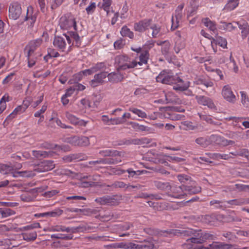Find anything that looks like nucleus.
Wrapping results in <instances>:
<instances>
[{
    "instance_id": "72a5a7b5",
    "label": "nucleus",
    "mask_w": 249,
    "mask_h": 249,
    "mask_svg": "<svg viewBox=\"0 0 249 249\" xmlns=\"http://www.w3.org/2000/svg\"><path fill=\"white\" fill-rule=\"evenodd\" d=\"M196 82L198 85H203L207 88L213 86V83L211 80L203 78H198L196 81Z\"/></svg>"
},
{
    "instance_id": "dca6fc26",
    "label": "nucleus",
    "mask_w": 249,
    "mask_h": 249,
    "mask_svg": "<svg viewBox=\"0 0 249 249\" xmlns=\"http://www.w3.org/2000/svg\"><path fill=\"white\" fill-rule=\"evenodd\" d=\"M53 46L58 50L64 52L66 47L65 39L60 36H55L53 41Z\"/></svg>"
},
{
    "instance_id": "4468645a",
    "label": "nucleus",
    "mask_w": 249,
    "mask_h": 249,
    "mask_svg": "<svg viewBox=\"0 0 249 249\" xmlns=\"http://www.w3.org/2000/svg\"><path fill=\"white\" fill-rule=\"evenodd\" d=\"M197 102L202 105L206 106L209 108L213 109L215 108V105L212 100L207 97L203 96H196Z\"/></svg>"
},
{
    "instance_id": "f03ea898",
    "label": "nucleus",
    "mask_w": 249,
    "mask_h": 249,
    "mask_svg": "<svg viewBox=\"0 0 249 249\" xmlns=\"http://www.w3.org/2000/svg\"><path fill=\"white\" fill-rule=\"evenodd\" d=\"M156 81L165 84H174L173 89L183 91L190 86L189 81H184L177 76H174L171 71L163 70L156 77Z\"/></svg>"
},
{
    "instance_id": "a19ab883",
    "label": "nucleus",
    "mask_w": 249,
    "mask_h": 249,
    "mask_svg": "<svg viewBox=\"0 0 249 249\" xmlns=\"http://www.w3.org/2000/svg\"><path fill=\"white\" fill-rule=\"evenodd\" d=\"M37 237V234L36 232L30 233H26L23 234V238L24 240L28 242L34 241Z\"/></svg>"
},
{
    "instance_id": "9d476101",
    "label": "nucleus",
    "mask_w": 249,
    "mask_h": 249,
    "mask_svg": "<svg viewBox=\"0 0 249 249\" xmlns=\"http://www.w3.org/2000/svg\"><path fill=\"white\" fill-rule=\"evenodd\" d=\"M187 194L193 195L198 193L201 191V187L197 185L194 181H190L189 184L183 186Z\"/></svg>"
},
{
    "instance_id": "6e6552de",
    "label": "nucleus",
    "mask_w": 249,
    "mask_h": 249,
    "mask_svg": "<svg viewBox=\"0 0 249 249\" xmlns=\"http://www.w3.org/2000/svg\"><path fill=\"white\" fill-rule=\"evenodd\" d=\"M222 95L228 102L234 103L236 101V97L233 94L230 85L224 86L222 89Z\"/></svg>"
},
{
    "instance_id": "58836bf2",
    "label": "nucleus",
    "mask_w": 249,
    "mask_h": 249,
    "mask_svg": "<svg viewBox=\"0 0 249 249\" xmlns=\"http://www.w3.org/2000/svg\"><path fill=\"white\" fill-rule=\"evenodd\" d=\"M185 46V41L181 39H178L175 43L174 50L177 53H178L181 50L184 48Z\"/></svg>"
},
{
    "instance_id": "774afa93",
    "label": "nucleus",
    "mask_w": 249,
    "mask_h": 249,
    "mask_svg": "<svg viewBox=\"0 0 249 249\" xmlns=\"http://www.w3.org/2000/svg\"><path fill=\"white\" fill-rule=\"evenodd\" d=\"M198 115L200 119L204 120L208 123L211 124L213 123L212 119L210 116L200 113H198Z\"/></svg>"
},
{
    "instance_id": "39448f33",
    "label": "nucleus",
    "mask_w": 249,
    "mask_h": 249,
    "mask_svg": "<svg viewBox=\"0 0 249 249\" xmlns=\"http://www.w3.org/2000/svg\"><path fill=\"white\" fill-rule=\"evenodd\" d=\"M9 16L10 18L16 20L18 18L22 13L21 5L18 2H13L9 6Z\"/></svg>"
},
{
    "instance_id": "f8f14e48",
    "label": "nucleus",
    "mask_w": 249,
    "mask_h": 249,
    "mask_svg": "<svg viewBox=\"0 0 249 249\" xmlns=\"http://www.w3.org/2000/svg\"><path fill=\"white\" fill-rule=\"evenodd\" d=\"M107 76V72L105 71L96 74L94 76V78L90 82L91 86L96 87L102 84Z\"/></svg>"
},
{
    "instance_id": "49530a36",
    "label": "nucleus",
    "mask_w": 249,
    "mask_h": 249,
    "mask_svg": "<svg viewBox=\"0 0 249 249\" xmlns=\"http://www.w3.org/2000/svg\"><path fill=\"white\" fill-rule=\"evenodd\" d=\"M240 93L241 94V102L243 105L246 107H249V100L246 93L243 91H240Z\"/></svg>"
},
{
    "instance_id": "c756f323",
    "label": "nucleus",
    "mask_w": 249,
    "mask_h": 249,
    "mask_svg": "<svg viewBox=\"0 0 249 249\" xmlns=\"http://www.w3.org/2000/svg\"><path fill=\"white\" fill-rule=\"evenodd\" d=\"M111 3V0H103L102 7L107 12V15L108 17L111 16V13H113L112 10H109Z\"/></svg>"
},
{
    "instance_id": "ddd939ff",
    "label": "nucleus",
    "mask_w": 249,
    "mask_h": 249,
    "mask_svg": "<svg viewBox=\"0 0 249 249\" xmlns=\"http://www.w3.org/2000/svg\"><path fill=\"white\" fill-rule=\"evenodd\" d=\"M37 17V12L34 11L32 6L28 7L27 9L26 16L25 20H28L31 24V26H33L36 21Z\"/></svg>"
},
{
    "instance_id": "5701e85b",
    "label": "nucleus",
    "mask_w": 249,
    "mask_h": 249,
    "mask_svg": "<svg viewBox=\"0 0 249 249\" xmlns=\"http://www.w3.org/2000/svg\"><path fill=\"white\" fill-rule=\"evenodd\" d=\"M95 201L102 205H114L115 202L114 199L108 196L100 197L95 199Z\"/></svg>"
},
{
    "instance_id": "b1692460",
    "label": "nucleus",
    "mask_w": 249,
    "mask_h": 249,
    "mask_svg": "<svg viewBox=\"0 0 249 249\" xmlns=\"http://www.w3.org/2000/svg\"><path fill=\"white\" fill-rule=\"evenodd\" d=\"M238 25L239 28L241 30L242 36L243 38L247 37L249 32V25L247 22L240 24L238 22H235Z\"/></svg>"
},
{
    "instance_id": "393cba45",
    "label": "nucleus",
    "mask_w": 249,
    "mask_h": 249,
    "mask_svg": "<svg viewBox=\"0 0 249 249\" xmlns=\"http://www.w3.org/2000/svg\"><path fill=\"white\" fill-rule=\"evenodd\" d=\"M150 29L152 30L151 35L153 38H157L161 35V27L156 24H151Z\"/></svg>"
},
{
    "instance_id": "6e6d98bb",
    "label": "nucleus",
    "mask_w": 249,
    "mask_h": 249,
    "mask_svg": "<svg viewBox=\"0 0 249 249\" xmlns=\"http://www.w3.org/2000/svg\"><path fill=\"white\" fill-rule=\"evenodd\" d=\"M96 4L94 2H91L89 5L86 8V11L88 14H92L96 8Z\"/></svg>"
},
{
    "instance_id": "603ef678",
    "label": "nucleus",
    "mask_w": 249,
    "mask_h": 249,
    "mask_svg": "<svg viewBox=\"0 0 249 249\" xmlns=\"http://www.w3.org/2000/svg\"><path fill=\"white\" fill-rule=\"evenodd\" d=\"M209 249H225V244L219 242H213L209 245Z\"/></svg>"
},
{
    "instance_id": "de8ad7c7",
    "label": "nucleus",
    "mask_w": 249,
    "mask_h": 249,
    "mask_svg": "<svg viewBox=\"0 0 249 249\" xmlns=\"http://www.w3.org/2000/svg\"><path fill=\"white\" fill-rule=\"evenodd\" d=\"M44 165V171H49L53 169L55 167L53 161L51 160H44L42 161Z\"/></svg>"
},
{
    "instance_id": "7ed1b4c3",
    "label": "nucleus",
    "mask_w": 249,
    "mask_h": 249,
    "mask_svg": "<svg viewBox=\"0 0 249 249\" xmlns=\"http://www.w3.org/2000/svg\"><path fill=\"white\" fill-rule=\"evenodd\" d=\"M115 64L118 71H125L133 69L138 65L136 60L131 59L124 55H118L115 57Z\"/></svg>"
},
{
    "instance_id": "864d4df0",
    "label": "nucleus",
    "mask_w": 249,
    "mask_h": 249,
    "mask_svg": "<svg viewBox=\"0 0 249 249\" xmlns=\"http://www.w3.org/2000/svg\"><path fill=\"white\" fill-rule=\"evenodd\" d=\"M45 147L47 149L55 148L56 149H61L64 151H68L70 149V147L66 145L62 146L55 145L54 147H53V145H48V146H45Z\"/></svg>"
},
{
    "instance_id": "f257e3e1",
    "label": "nucleus",
    "mask_w": 249,
    "mask_h": 249,
    "mask_svg": "<svg viewBox=\"0 0 249 249\" xmlns=\"http://www.w3.org/2000/svg\"><path fill=\"white\" fill-rule=\"evenodd\" d=\"M60 28L63 31H67L63 35L66 37L69 44L79 47L81 45L80 38L76 31L77 26L75 17L71 14L62 16L59 19Z\"/></svg>"
},
{
    "instance_id": "e2e57ef3",
    "label": "nucleus",
    "mask_w": 249,
    "mask_h": 249,
    "mask_svg": "<svg viewBox=\"0 0 249 249\" xmlns=\"http://www.w3.org/2000/svg\"><path fill=\"white\" fill-rule=\"evenodd\" d=\"M106 67V65L104 63H98L96 64L95 66L92 67V69L94 71V73L103 70L104 68Z\"/></svg>"
},
{
    "instance_id": "4d7b16f0",
    "label": "nucleus",
    "mask_w": 249,
    "mask_h": 249,
    "mask_svg": "<svg viewBox=\"0 0 249 249\" xmlns=\"http://www.w3.org/2000/svg\"><path fill=\"white\" fill-rule=\"evenodd\" d=\"M182 125L183 126V129L186 130H194L195 128V126L193 125V123L191 122H183L182 123Z\"/></svg>"
},
{
    "instance_id": "f704fd0d",
    "label": "nucleus",
    "mask_w": 249,
    "mask_h": 249,
    "mask_svg": "<svg viewBox=\"0 0 249 249\" xmlns=\"http://www.w3.org/2000/svg\"><path fill=\"white\" fill-rule=\"evenodd\" d=\"M128 124L131 125L132 127L137 131H144L147 130V127L143 125H141L134 122H129Z\"/></svg>"
},
{
    "instance_id": "423d86ee",
    "label": "nucleus",
    "mask_w": 249,
    "mask_h": 249,
    "mask_svg": "<svg viewBox=\"0 0 249 249\" xmlns=\"http://www.w3.org/2000/svg\"><path fill=\"white\" fill-rule=\"evenodd\" d=\"M42 43V40L39 38L30 41L26 48L27 53L41 56V54L37 53V51Z\"/></svg>"
},
{
    "instance_id": "5fc2aeb1",
    "label": "nucleus",
    "mask_w": 249,
    "mask_h": 249,
    "mask_svg": "<svg viewBox=\"0 0 249 249\" xmlns=\"http://www.w3.org/2000/svg\"><path fill=\"white\" fill-rule=\"evenodd\" d=\"M222 23L223 25L221 26V28L227 31L231 32L236 29V27L233 26L231 23H226L224 22H222Z\"/></svg>"
},
{
    "instance_id": "412c9836",
    "label": "nucleus",
    "mask_w": 249,
    "mask_h": 249,
    "mask_svg": "<svg viewBox=\"0 0 249 249\" xmlns=\"http://www.w3.org/2000/svg\"><path fill=\"white\" fill-rule=\"evenodd\" d=\"M99 154L100 156L104 157L116 156L121 157L123 155V153L118 151L106 149L100 151Z\"/></svg>"
},
{
    "instance_id": "680f3d73",
    "label": "nucleus",
    "mask_w": 249,
    "mask_h": 249,
    "mask_svg": "<svg viewBox=\"0 0 249 249\" xmlns=\"http://www.w3.org/2000/svg\"><path fill=\"white\" fill-rule=\"evenodd\" d=\"M44 165L42 162H41L37 165H35L34 166V171L37 172L38 173L46 172V171H44Z\"/></svg>"
},
{
    "instance_id": "69168bd1",
    "label": "nucleus",
    "mask_w": 249,
    "mask_h": 249,
    "mask_svg": "<svg viewBox=\"0 0 249 249\" xmlns=\"http://www.w3.org/2000/svg\"><path fill=\"white\" fill-rule=\"evenodd\" d=\"M110 125H117L123 124L122 120L120 118H115L110 119Z\"/></svg>"
},
{
    "instance_id": "0e129e2a",
    "label": "nucleus",
    "mask_w": 249,
    "mask_h": 249,
    "mask_svg": "<svg viewBox=\"0 0 249 249\" xmlns=\"http://www.w3.org/2000/svg\"><path fill=\"white\" fill-rule=\"evenodd\" d=\"M178 180L181 183H185L188 181L190 182V181H191L190 180V178L185 175H179L178 176Z\"/></svg>"
},
{
    "instance_id": "f3484780",
    "label": "nucleus",
    "mask_w": 249,
    "mask_h": 249,
    "mask_svg": "<svg viewBox=\"0 0 249 249\" xmlns=\"http://www.w3.org/2000/svg\"><path fill=\"white\" fill-rule=\"evenodd\" d=\"M120 71L117 70L116 72H112L107 74L109 81L112 83H117L121 81L124 78V76L120 72Z\"/></svg>"
},
{
    "instance_id": "338daca9",
    "label": "nucleus",
    "mask_w": 249,
    "mask_h": 249,
    "mask_svg": "<svg viewBox=\"0 0 249 249\" xmlns=\"http://www.w3.org/2000/svg\"><path fill=\"white\" fill-rule=\"evenodd\" d=\"M80 104L84 108H89L91 107L90 102L89 100L86 99H83L80 101Z\"/></svg>"
},
{
    "instance_id": "aec40b11",
    "label": "nucleus",
    "mask_w": 249,
    "mask_h": 249,
    "mask_svg": "<svg viewBox=\"0 0 249 249\" xmlns=\"http://www.w3.org/2000/svg\"><path fill=\"white\" fill-rule=\"evenodd\" d=\"M183 186H185V185H182L181 186L176 187V189L174 190V194L172 195V196L177 198H183L184 196L186 195V193L184 190V188H183Z\"/></svg>"
},
{
    "instance_id": "c03bdc74",
    "label": "nucleus",
    "mask_w": 249,
    "mask_h": 249,
    "mask_svg": "<svg viewBox=\"0 0 249 249\" xmlns=\"http://www.w3.org/2000/svg\"><path fill=\"white\" fill-rule=\"evenodd\" d=\"M121 34L122 36H127L130 38L133 37V33L131 32L126 26H124L121 29Z\"/></svg>"
},
{
    "instance_id": "9b49d317",
    "label": "nucleus",
    "mask_w": 249,
    "mask_h": 249,
    "mask_svg": "<svg viewBox=\"0 0 249 249\" xmlns=\"http://www.w3.org/2000/svg\"><path fill=\"white\" fill-rule=\"evenodd\" d=\"M210 139L212 142L223 146L232 145L234 143V142L233 141L227 140L224 138H222L217 135H213L210 136Z\"/></svg>"
},
{
    "instance_id": "79ce46f5",
    "label": "nucleus",
    "mask_w": 249,
    "mask_h": 249,
    "mask_svg": "<svg viewBox=\"0 0 249 249\" xmlns=\"http://www.w3.org/2000/svg\"><path fill=\"white\" fill-rule=\"evenodd\" d=\"M155 245L152 241H144L140 244V249H154Z\"/></svg>"
},
{
    "instance_id": "1a4fd4ad",
    "label": "nucleus",
    "mask_w": 249,
    "mask_h": 249,
    "mask_svg": "<svg viewBox=\"0 0 249 249\" xmlns=\"http://www.w3.org/2000/svg\"><path fill=\"white\" fill-rule=\"evenodd\" d=\"M151 22V19H144L135 23L134 27L136 31L143 32L150 27Z\"/></svg>"
},
{
    "instance_id": "4c0bfd02",
    "label": "nucleus",
    "mask_w": 249,
    "mask_h": 249,
    "mask_svg": "<svg viewBox=\"0 0 249 249\" xmlns=\"http://www.w3.org/2000/svg\"><path fill=\"white\" fill-rule=\"evenodd\" d=\"M33 155L37 158H47L50 157L51 154L46 151L41 150H33L32 151Z\"/></svg>"
},
{
    "instance_id": "cd10ccee",
    "label": "nucleus",
    "mask_w": 249,
    "mask_h": 249,
    "mask_svg": "<svg viewBox=\"0 0 249 249\" xmlns=\"http://www.w3.org/2000/svg\"><path fill=\"white\" fill-rule=\"evenodd\" d=\"M239 0H229L224 7V9L231 11L236 8L239 4Z\"/></svg>"
},
{
    "instance_id": "37998d69",
    "label": "nucleus",
    "mask_w": 249,
    "mask_h": 249,
    "mask_svg": "<svg viewBox=\"0 0 249 249\" xmlns=\"http://www.w3.org/2000/svg\"><path fill=\"white\" fill-rule=\"evenodd\" d=\"M20 198L22 201L24 202H31L35 199V196H32L30 193L28 191L26 193L22 194L20 196Z\"/></svg>"
},
{
    "instance_id": "0eeeda50",
    "label": "nucleus",
    "mask_w": 249,
    "mask_h": 249,
    "mask_svg": "<svg viewBox=\"0 0 249 249\" xmlns=\"http://www.w3.org/2000/svg\"><path fill=\"white\" fill-rule=\"evenodd\" d=\"M68 142L75 146H87L89 145V138L85 136H73L68 139Z\"/></svg>"
},
{
    "instance_id": "20e7f679",
    "label": "nucleus",
    "mask_w": 249,
    "mask_h": 249,
    "mask_svg": "<svg viewBox=\"0 0 249 249\" xmlns=\"http://www.w3.org/2000/svg\"><path fill=\"white\" fill-rule=\"evenodd\" d=\"M184 6V4L179 5L175 11L174 15L172 16L171 29L173 30H175L179 26V22L182 17V9Z\"/></svg>"
},
{
    "instance_id": "7c9ffc66",
    "label": "nucleus",
    "mask_w": 249,
    "mask_h": 249,
    "mask_svg": "<svg viewBox=\"0 0 249 249\" xmlns=\"http://www.w3.org/2000/svg\"><path fill=\"white\" fill-rule=\"evenodd\" d=\"M14 170L12 164H0V173L2 174H7Z\"/></svg>"
},
{
    "instance_id": "c85d7f7f",
    "label": "nucleus",
    "mask_w": 249,
    "mask_h": 249,
    "mask_svg": "<svg viewBox=\"0 0 249 249\" xmlns=\"http://www.w3.org/2000/svg\"><path fill=\"white\" fill-rule=\"evenodd\" d=\"M227 203L231 206H238L249 203V199H237L230 200L226 201Z\"/></svg>"
},
{
    "instance_id": "09e8293b",
    "label": "nucleus",
    "mask_w": 249,
    "mask_h": 249,
    "mask_svg": "<svg viewBox=\"0 0 249 249\" xmlns=\"http://www.w3.org/2000/svg\"><path fill=\"white\" fill-rule=\"evenodd\" d=\"M48 107V104L47 103H45L42 106L40 109L36 112L34 114L35 117H38L39 116H44L43 114L46 111Z\"/></svg>"
},
{
    "instance_id": "bf43d9fd",
    "label": "nucleus",
    "mask_w": 249,
    "mask_h": 249,
    "mask_svg": "<svg viewBox=\"0 0 249 249\" xmlns=\"http://www.w3.org/2000/svg\"><path fill=\"white\" fill-rule=\"evenodd\" d=\"M65 0H52L51 2V8L55 9L61 5Z\"/></svg>"
},
{
    "instance_id": "a878e982",
    "label": "nucleus",
    "mask_w": 249,
    "mask_h": 249,
    "mask_svg": "<svg viewBox=\"0 0 249 249\" xmlns=\"http://www.w3.org/2000/svg\"><path fill=\"white\" fill-rule=\"evenodd\" d=\"M214 43L219 45L223 48H227V42L226 39L221 36H217L216 39L212 38V40L211 41L212 46Z\"/></svg>"
},
{
    "instance_id": "bb28decb",
    "label": "nucleus",
    "mask_w": 249,
    "mask_h": 249,
    "mask_svg": "<svg viewBox=\"0 0 249 249\" xmlns=\"http://www.w3.org/2000/svg\"><path fill=\"white\" fill-rule=\"evenodd\" d=\"M9 95L6 93L0 100V114H1L6 108V102L10 101Z\"/></svg>"
},
{
    "instance_id": "ea45409f",
    "label": "nucleus",
    "mask_w": 249,
    "mask_h": 249,
    "mask_svg": "<svg viewBox=\"0 0 249 249\" xmlns=\"http://www.w3.org/2000/svg\"><path fill=\"white\" fill-rule=\"evenodd\" d=\"M15 213V212L9 208H0V216L2 218L7 217Z\"/></svg>"
},
{
    "instance_id": "8fccbe9b",
    "label": "nucleus",
    "mask_w": 249,
    "mask_h": 249,
    "mask_svg": "<svg viewBox=\"0 0 249 249\" xmlns=\"http://www.w3.org/2000/svg\"><path fill=\"white\" fill-rule=\"evenodd\" d=\"M204 240L203 238H201L200 237L199 238H196V237H192L190 239H188L186 240L187 244L188 245H191L192 243L194 244H202L204 242Z\"/></svg>"
},
{
    "instance_id": "a18cd8bd",
    "label": "nucleus",
    "mask_w": 249,
    "mask_h": 249,
    "mask_svg": "<svg viewBox=\"0 0 249 249\" xmlns=\"http://www.w3.org/2000/svg\"><path fill=\"white\" fill-rule=\"evenodd\" d=\"M118 161L117 160H109L108 161L106 159H101L100 160H95V161H91L89 162V164H114V163H117Z\"/></svg>"
},
{
    "instance_id": "473e14b6",
    "label": "nucleus",
    "mask_w": 249,
    "mask_h": 249,
    "mask_svg": "<svg viewBox=\"0 0 249 249\" xmlns=\"http://www.w3.org/2000/svg\"><path fill=\"white\" fill-rule=\"evenodd\" d=\"M129 111L137 115L139 117L142 118H147L146 113L141 109L134 107H131L129 108Z\"/></svg>"
},
{
    "instance_id": "2f4dec72",
    "label": "nucleus",
    "mask_w": 249,
    "mask_h": 249,
    "mask_svg": "<svg viewBox=\"0 0 249 249\" xmlns=\"http://www.w3.org/2000/svg\"><path fill=\"white\" fill-rule=\"evenodd\" d=\"M149 57V53L147 51H144L142 52L139 56V62H137L138 65L142 66L143 64H145L147 62Z\"/></svg>"
},
{
    "instance_id": "4be33fe9",
    "label": "nucleus",
    "mask_w": 249,
    "mask_h": 249,
    "mask_svg": "<svg viewBox=\"0 0 249 249\" xmlns=\"http://www.w3.org/2000/svg\"><path fill=\"white\" fill-rule=\"evenodd\" d=\"M36 175L35 172L33 171H24L13 173V177L17 178L18 177L23 178H31Z\"/></svg>"
},
{
    "instance_id": "a211bd4d",
    "label": "nucleus",
    "mask_w": 249,
    "mask_h": 249,
    "mask_svg": "<svg viewBox=\"0 0 249 249\" xmlns=\"http://www.w3.org/2000/svg\"><path fill=\"white\" fill-rule=\"evenodd\" d=\"M202 23L209 30L214 34H217V29L214 22L211 21L209 18H205L202 20Z\"/></svg>"
},
{
    "instance_id": "3c124183",
    "label": "nucleus",
    "mask_w": 249,
    "mask_h": 249,
    "mask_svg": "<svg viewBox=\"0 0 249 249\" xmlns=\"http://www.w3.org/2000/svg\"><path fill=\"white\" fill-rule=\"evenodd\" d=\"M230 63L228 65V67L230 69H232L233 71L235 72H237L238 71V68L236 64V63L234 59L232 58L231 54L230 55Z\"/></svg>"
},
{
    "instance_id": "e433bc0d",
    "label": "nucleus",
    "mask_w": 249,
    "mask_h": 249,
    "mask_svg": "<svg viewBox=\"0 0 249 249\" xmlns=\"http://www.w3.org/2000/svg\"><path fill=\"white\" fill-rule=\"evenodd\" d=\"M37 55L27 53L28 66L29 68L33 67L36 64V59L38 57Z\"/></svg>"
},
{
    "instance_id": "052dcab7",
    "label": "nucleus",
    "mask_w": 249,
    "mask_h": 249,
    "mask_svg": "<svg viewBox=\"0 0 249 249\" xmlns=\"http://www.w3.org/2000/svg\"><path fill=\"white\" fill-rule=\"evenodd\" d=\"M59 55L58 53L53 49H48V54L46 56L44 57L46 58L47 57L49 56L50 57H56Z\"/></svg>"
},
{
    "instance_id": "13d9d810",
    "label": "nucleus",
    "mask_w": 249,
    "mask_h": 249,
    "mask_svg": "<svg viewBox=\"0 0 249 249\" xmlns=\"http://www.w3.org/2000/svg\"><path fill=\"white\" fill-rule=\"evenodd\" d=\"M150 140L146 138H143L141 139H136L133 141V143L135 144H148Z\"/></svg>"
},
{
    "instance_id": "c9c22d12",
    "label": "nucleus",
    "mask_w": 249,
    "mask_h": 249,
    "mask_svg": "<svg viewBox=\"0 0 249 249\" xmlns=\"http://www.w3.org/2000/svg\"><path fill=\"white\" fill-rule=\"evenodd\" d=\"M196 142L198 144L202 146V147H205L207 146L208 145H209L211 142H212L211 141V140L210 138L209 139H208L207 138H203V137H200V138H197L196 140Z\"/></svg>"
},
{
    "instance_id": "6ab92c4d",
    "label": "nucleus",
    "mask_w": 249,
    "mask_h": 249,
    "mask_svg": "<svg viewBox=\"0 0 249 249\" xmlns=\"http://www.w3.org/2000/svg\"><path fill=\"white\" fill-rule=\"evenodd\" d=\"M166 100L168 103L181 104V100L172 91H169L165 93Z\"/></svg>"
},
{
    "instance_id": "2eb2a0df",
    "label": "nucleus",
    "mask_w": 249,
    "mask_h": 249,
    "mask_svg": "<svg viewBox=\"0 0 249 249\" xmlns=\"http://www.w3.org/2000/svg\"><path fill=\"white\" fill-rule=\"evenodd\" d=\"M66 117L71 123L75 125L85 126L87 123L83 120H79L78 118L69 112H66Z\"/></svg>"
}]
</instances>
